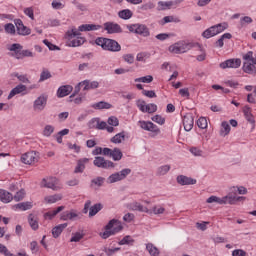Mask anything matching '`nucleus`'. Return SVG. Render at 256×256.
I'll return each mask as SVG.
<instances>
[{
    "mask_svg": "<svg viewBox=\"0 0 256 256\" xmlns=\"http://www.w3.org/2000/svg\"><path fill=\"white\" fill-rule=\"evenodd\" d=\"M243 59H244L245 62L255 61V58L253 57V51L247 52V53L243 56Z\"/></svg>",
    "mask_w": 256,
    "mask_h": 256,
    "instance_id": "nucleus-63",
    "label": "nucleus"
},
{
    "mask_svg": "<svg viewBox=\"0 0 256 256\" xmlns=\"http://www.w3.org/2000/svg\"><path fill=\"white\" fill-rule=\"evenodd\" d=\"M4 29L6 33H9L10 35H15V25L12 23H8L4 26Z\"/></svg>",
    "mask_w": 256,
    "mask_h": 256,
    "instance_id": "nucleus-59",
    "label": "nucleus"
},
{
    "mask_svg": "<svg viewBox=\"0 0 256 256\" xmlns=\"http://www.w3.org/2000/svg\"><path fill=\"white\" fill-rule=\"evenodd\" d=\"M21 161L25 165H33V163H37L39 161V157L37 156V152L30 151L26 152L21 156Z\"/></svg>",
    "mask_w": 256,
    "mask_h": 256,
    "instance_id": "nucleus-7",
    "label": "nucleus"
},
{
    "mask_svg": "<svg viewBox=\"0 0 256 256\" xmlns=\"http://www.w3.org/2000/svg\"><path fill=\"white\" fill-rule=\"evenodd\" d=\"M64 209H65V206H59L55 210L45 213L44 217L46 219H53V217L57 216L58 213H61V211H63Z\"/></svg>",
    "mask_w": 256,
    "mask_h": 256,
    "instance_id": "nucleus-31",
    "label": "nucleus"
},
{
    "mask_svg": "<svg viewBox=\"0 0 256 256\" xmlns=\"http://www.w3.org/2000/svg\"><path fill=\"white\" fill-rule=\"evenodd\" d=\"M206 203H218V205H223L225 201H223V198L217 197V196H210L207 200Z\"/></svg>",
    "mask_w": 256,
    "mask_h": 256,
    "instance_id": "nucleus-47",
    "label": "nucleus"
},
{
    "mask_svg": "<svg viewBox=\"0 0 256 256\" xmlns=\"http://www.w3.org/2000/svg\"><path fill=\"white\" fill-rule=\"evenodd\" d=\"M232 193H235V191H238L239 195H247V188H245L244 186H234L231 188Z\"/></svg>",
    "mask_w": 256,
    "mask_h": 256,
    "instance_id": "nucleus-51",
    "label": "nucleus"
},
{
    "mask_svg": "<svg viewBox=\"0 0 256 256\" xmlns=\"http://www.w3.org/2000/svg\"><path fill=\"white\" fill-rule=\"evenodd\" d=\"M63 199V195L61 194H54L51 196H46L44 198V201L49 204L57 203V201H61Z\"/></svg>",
    "mask_w": 256,
    "mask_h": 256,
    "instance_id": "nucleus-30",
    "label": "nucleus"
},
{
    "mask_svg": "<svg viewBox=\"0 0 256 256\" xmlns=\"http://www.w3.org/2000/svg\"><path fill=\"white\" fill-rule=\"evenodd\" d=\"M169 171H171V166L170 165H164V166H160L157 169L156 175H167V173H169Z\"/></svg>",
    "mask_w": 256,
    "mask_h": 256,
    "instance_id": "nucleus-43",
    "label": "nucleus"
},
{
    "mask_svg": "<svg viewBox=\"0 0 256 256\" xmlns=\"http://www.w3.org/2000/svg\"><path fill=\"white\" fill-rule=\"evenodd\" d=\"M101 209H103V204L101 203L94 204L93 206L90 207L89 217H95V215H97V213H99Z\"/></svg>",
    "mask_w": 256,
    "mask_h": 256,
    "instance_id": "nucleus-34",
    "label": "nucleus"
},
{
    "mask_svg": "<svg viewBox=\"0 0 256 256\" xmlns=\"http://www.w3.org/2000/svg\"><path fill=\"white\" fill-rule=\"evenodd\" d=\"M15 25L18 35H31V29L27 28V26L23 24V21L21 19H16Z\"/></svg>",
    "mask_w": 256,
    "mask_h": 256,
    "instance_id": "nucleus-12",
    "label": "nucleus"
},
{
    "mask_svg": "<svg viewBox=\"0 0 256 256\" xmlns=\"http://www.w3.org/2000/svg\"><path fill=\"white\" fill-rule=\"evenodd\" d=\"M196 47H198L199 51L202 52V54L198 55L197 56V61H205L206 57H207V54L205 53V51L203 50V46H201V44L199 43H196L195 44Z\"/></svg>",
    "mask_w": 256,
    "mask_h": 256,
    "instance_id": "nucleus-50",
    "label": "nucleus"
},
{
    "mask_svg": "<svg viewBox=\"0 0 256 256\" xmlns=\"http://www.w3.org/2000/svg\"><path fill=\"white\" fill-rule=\"evenodd\" d=\"M169 51H170V53H175L176 55L183 53V52H181V46L179 45V42L171 45L169 47Z\"/></svg>",
    "mask_w": 256,
    "mask_h": 256,
    "instance_id": "nucleus-49",
    "label": "nucleus"
},
{
    "mask_svg": "<svg viewBox=\"0 0 256 256\" xmlns=\"http://www.w3.org/2000/svg\"><path fill=\"white\" fill-rule=\"evenodd\" d=\"M55 132V127L52 125H46L43 130L44 137H51L53 133Z\"/></svg>",
    "mask_w": 256,
    "mask_h": 256,
    "instance_id": "nucleus-46",
    "label": "nucleus"
},
{
    "mask_svg": "<svg viewBox=\"0 0 256 256\" xmlns=\"http://www.w3.org/2000/svg\"><path fill=\"white\" fill-rule=\"evenodd\" d=\"M136 34L141 35L142 37H149V28H147L144 24H136Z\"/></svg>",
    "mask_w": 256,
    "mask_h": 256,
    "instance_id": "nucleus-25",
    "label": "nucleus"
},
{
    "mask_svg": "<svg viewBox=\"0 0 256 256\" xmlns=\"http://www.w3.org/2000/svg\"><path fill=\"white\" fill-rule=\"evenodd\" d=\"M28 223L31 229H33V231H37V229H39V221H37V218H35V215L29 214Z\"/></svg>",
    "mask_w": 256,
    "mask_h": 256,
    "instance_id": "nucleus-29",
    "label": "nucleus"
},
{
    "mask_svg": "<svg viewBox=\"0 0 256 256\" xmlns=\"http://www.w3.org/2000/svg\"><path fill=\"white\" fill-rule=\"evenodd\" d=\"M68 224L67 223H63V224H59L58 226H55L52 229V235L54 237V239H57L61 233H63V231H65V229H67Z\"/></svg>",
    "mask_w": 256,
    "mask_h": 256,
    "instance_id": "nucleus-24",
    "label": "nucleus"
},
{
    "mask_svg": "<svg viewBox=\"0 0 256 256\" xmlns=\"http://www.w3.org/2000/svg\"><path fill=\"white\" fill-rule=\"evenodd\" d=\"M22 50L23 46L19 43H14L9 48V51H12V57H15V59H21Z\"/></svg>",
    "mask_w": 256,
    "mask_h": 256,
    "instance_id": "nucleus-15",
    "label": "nucleus"
},
{
    "mask_svg": "<svg viewBox=\"0 0 256 256\" xmlns=\"http://www.w3.org/2000/svg\"><path fill=\"white\" fill-rule=\"evenodd\" d=\"M24 91H27V86H25L23 84H19L10 91V93L8 95V99H13V97H15V95H19L20 93H24Z\"/></svg>",
    "mask_w": 256,
    "mask_h": 256,
    "instance_id": "nucleus-19",
    "label": "nucleus"
},
{
    "mask_svg": "<svg viewBox=\"0 0 256 256\" xmlns=\"http://www.w3.org/2000/svg\"><path fill=\"white\" fill-rule=\"evenodd\" d=\"M255 65H256V60L251 62H244L242 69L244 73H247L248 75H255L256 73Z\"/></svg>",
    "mask_w": 256,
    "mask_h": 256,
    "instance_id": "nucleus-14",
    "label": "nucleus"
},
{
    "mask_svg": "<svg viewBox=\"0 0 256 256\" xmlns=\"http://www.w3.org/2000/svg\"><path fill=\"white\" fill-rule=\"evenodd\" d=\"M146 249L151 256H159V249H157L153 243H148Z\"/></svg>",
    "mask_w": 256,
    "mask_h": 256,
    "instance_id": "nucleus-39",
    "label": "nucleus"
},
{
    "mask_svg": "<svg viewBox=\"0 0 256 256\" xmlns=\"http://www.w3.org/2000/svg\"><path fill=\"white\" fill-rule=\"evenodd\" d=\"M25 198V190L21 189L20 191H18L16 193V195L14 196V200L16 201H21Z\"/></svg>",
    "mask_w": 256,
    "mask_h": 256,
    "instance_id": "nucleus-62",
    "label": "nucleus"
},
{
    "mask_svg": "<svg viewBox=\"0 0 256 256\" xmlns=\"http://www.w3.org/2000/svg\"><path fill=\"white\" fill-rule=\"evenodd\" d=\"M47 107V96L40 95L33 104L34 111L41 112Z\"/></svg>",
    "mask_w": 256,
    "mask_h": 256,
    "instance_id": "nucleus-10",
    "label": "nucleus"
},
{
    "mask_svg": "<svg viewBox=\"0 0 256 256\" xmlns=\"http://www.w3.org/2000/svg\"><path fill=\"white\" fill-rule=\"evenodd\" d=\"M110 157H112L113 161H121L123 159V152L119 148H114Z\"/></svg>",
    "mask_w": 256,
    "mask_h": 256,
    "instance_id": "nucleus-37",
    "label": "nucleus"
},
{
    "mask_svg": "<svg viewBox=\"0 0 256 256\" xmlns=\"http://www.w3.org/2000/svg\"><path fill=\"white\" fill-rule=\"evenodd\" d=\"M118 229L115 230H106L103 233H100V237H102V239H109V237H111V235H115V233H117Z\"/></svg>",
    "mask_w": 256,
    "mask_h": 256,
    "instance_id": "nucleus-54",
    "label": "nucleus"
},
{
    "mask_svg": "<svg viewBox=\"0 0 256 256\" xmlns=\"http://www.w3.org/2000/svg\"><path fill=\"white\" fill-rule=\"evenodd\" d=\"M123 141H125V132H120L111 138V143H115L116 145L123 143Z\"/></svg>",
    "mask_w": 256,
    "mask_h": 256,
    "instance_id": "nucleus-38",
    "label": "nucleus"
},
{
    "mask_svg": "<svg viewBox=\"0 0 256 256\" xmlns=\"http://www.w3.org/2000/svg\"><path fill=\"white\" fill-rule=\"evenodd\" d=\"M122 58L128 65L135 63V56H133V54H124Z\"/></svg>",
    "mask_w": 256,
    "mask_h": 256,
    "instance_id": "nucleus-55",
    "label": "nucleus"
},
{
    "mask_svg": "<svg viewBox=\"0 0 256 256\" xmlns=\"http://www.w3.org/2000/svg\"><path fill=\"white\" fill-rule=\"evenodd\" d=\"M79 85H84V91H89V89H97V87H99V82L84 80L83 82L79 83Z\"/></svg>",
    "mask_w": 256,
    "mask_h": 256,
    "instance_id": "nucleus-26",
    "label": "nucleus"
},
{
    "mask_svg": "<svg viewBox=\"0 0 256 256\" xmlns=\"http://www.w3.org/2000/svg\"><path fill=\"white\" fill-rule=\"evenodd\" d=\"M120 19H131L133 17V12H131V10L129 9H125V10H121L119 13H118Z\"/></svg>",
    "mask_w": 256,
    "mask_h": 256,
    "instance_id": "nucleus-41",
    "label": "nucleus"
},
{
    "mask_svg": "<svg viewBox=\"0 0 256 256\" xmlns=\"http://www.w3.org/2000/svg\"><path fill=\"white\" fill-rule=\"evenodd\" d=\"M66 37L68 39H72L70 41V47H80V45H83V43H85V38L81 37V32L77 30V28L68 30L66 32Z\"/></svg>",
    "mask_w": 256,
    "mask_h": 256,
    "instance_id": "nucleus-2",
    "label": "nucleus"
},
{
    "mask_svg": "<svg viewBox=\"0 0 256 256\" xmlns=\"http://www.w3.org/2000/svg\"><path fill=\"white\" fill-rule=\"evenodd\" d=\"M31 207H33L31 202H22V203L16 204V209H20V211H29Z\"/></svg>",
    "mask_w": 256,
    "mask_h": 256,
    "instance_id": "nucleus-42",
    "label": "nucleus"
},
{
    "mask_svg": "<svg viewBox=\"0 0 256 256\" xmlns=\"http://www.w3.org/2000/svg\"><path fill=\"white\" fill-rule=\"evenodd\" d=\"M194 119L191 114H187L183 118V126L186 131H191L193 129Z\"/></svg>",
    "mask_w": 256,
    "mask_h": 256,
    "instance_id": "nucleus-18",
    "label": "nucleus"
},
{
    "mask_svg": "<svg viewBox=\"0 0 256 256\" xmlns=\"http://www.w3.org/2000/svg\"><path fill=\"white\" fill-rule=\"evenodd\" d=\"M101 28L102 26L97 24H83L79 26L78 31H99Z\"/></svg>",
    "mask_w": 256,
    "mask_h": 256,
    "instance_id": "nucleus-23",
    "label": "nucleus"
},
{
    "mask_svg": "<svg viewBox=\"0 0 256 256\" xmlns=\"http://www.w3.org/2000/svg\"><path fill=\"white\" fill-rule=\"evenodd\" d=\"M178 44L180 45V51L182 53H187V51H190V49H193V47H196L195 44H191V43H187L185 41H180L178 42Z\"/></svg>",
    "mask_w": 256,
    "mask_h": 256,
    "instance_id": "nucleus-36",
    "label": "nucleus"
},
{
    "mask_svg": "<svg viewBox=\"0 0 256 256\" xmlns=\"http://www.w3.org/2000/svg\"><path fill=\"white\" fill-rule=\"evenodd\" d=\"M95 43L104 51H111L112 53H117L121 51V45L119 44V42H117V40L105 37H98L96 38Z\"/></svg>",
    "mask_w": 256,
    "mask_h": 256,
    "instance_id": "nucleus-1",
    "label": "nucleus"
},
{
    "mask_svg": "<svg viewBox=\"0 0 256 256\" xmlns=\"http://www.w3.org/2000/svg\"><path fill=\"white\" fill-rule=\"evenodd\" d=\"M127 175H131V169L126 168L121 170L120 172H116L110 175L107 179L108 183H117L118 181H123V179H127Z\"/></svg>",
    "mask_w": 256,
    "mask_h": 256,
    "instance_id": "nucleus-4",
    "label": "nucleus"
},
{
    "mask_svg": "<svg viewBox=\"0 0 256 256\" xmlns=\"http://www.w3.org/2000/svg\"><path fill=\"white\" fill-rule=\"evenodd\" d=\"M136 105L138 107V109L142 112V113H146V107H147V103L145 102V100H137L136 101Z\"/></svg>",
    "mask_w": 256,
    "mask_h": 256,
    "instance_id": "nucleus-53",
    "label": "nucleus"
},
{
    "mask_svg": "<svg viewBox=\"0 0 256 256\" xmlns=\"http://www.w3.org/2000/svg\"><path fill=\"white\" fill-rule=\"evenodd\" d=\"M243 113H244L245 119L248 121V123H251L252 129H255V118L253 117V114L251 113V107L246 105L243 108Z\"/></svg>",
    "mask_w": 256,
    "mask_h": 256,
    "instance_id": "nucleus-17",
    "label": "nucleus"
},
{
    "mask_svg": "<svg viewBox=\"0 0 256 256\" xmlns=\"http://www.w3.org/2000/svg\"><path fill=\"white\" fill-rule=\"evenodd\" d=\"M139 123L141 129H144V131H150V133H152L151 137H157V135L161 133L159 127H157V125L151 121H140Z\"/></svg>",
    "mask_w": 256,
    "mask_h": 256,
    "instance_id": "nucleus-6",
    "label": "nucleus"
},
{
    "mask_svg": "<svg viewBox=\"0 0 256 256\" xmlns=\"http://www.w3.org/2000/svg\"><path fill=\"white\" fill-rule=\"evenodd\" d=\"M135 83H153V77L151 75L136 78Z\"/></svg>",
    "mask_w": 256,
    "mask_h": 256,
    "instance_id": "nucleus-45",
    "label": "nucleus"
},
{
    "mask_svg": "<svg viewBox=\"0 0 256 256\" xmlns=\"http://www.w3.org/2000/svg\"><path fill=\"white\" fill-rule=\"evenodd\" d=\"M197 126L199 129H207V118L200 117L197 121Z\"/></svg>",
    "mask_w": 256,
    "mask_h": 256,
    "instance_id": "nucleus-57",
    "label": "nucleus"
},
{
    "mask_svg": "<svg viewBox=\"0 0 256 256\" xmlns=\"http://www.w3.org/2000/svg\"><path fill=\"white\" fill-rule=\"evenodd\" d=\"M103 183H105V178L98 176L91 180V187H93V185H96V187H103Z\"/></svg>",
    "mask_w": 256,
    "mask_h": 256,
    "instance_id": "nucleus-44",
    "label": "nucleus"
},
{
    "mask_svg": "<svg viewBox=\"0 0 256 256\" xmlns=\"http://www.w3.org/2000/svg\"><path fill=\"white\" fill-rule=\"evenodd\" d=\"M89 161V158L79 159L77 162V166L74 170V173H83L85 171V164Z\"/></svg>",
    "mask_w": 256,
    "mask_h": 256,
    "instance_id": "nucleus-27",
    "label": "nucleus"
},
{
    "mask_svg": "<svg viewBox=\"0 0 256 256\" xmlns=\"http://www.w3.org/2000/svg\"><path fill=\"white\" fill-rule=\"evenodd\" d=\"M232 256H247V252L243 249H236L232 252Z\"/></svg>",
    "mask_w": 256,
    "mask_h": 256,
    "instance_id": "nucleus-64",
    "label": "nucleus"
},
{
    "mask_svg": "<svg viewBox=\"0 0 256 256\" xmlns=\"http://www.w3.org/2000/svg\"><path fill=\"white\" fill-rule=\"evenodd\" d=\"M130 243H135V240L127 235L119 242V245H130Z\"/></svg>",
    "mask_w": 256,
    "mask_h": 256,
    "instance_id": "nucleus-58",
    "label": "nucleus"
},
{
    "mask_svg": "<svg viewBox=\"0 0 256 256\" xmlns=\"http://www.w3.org/2000/svg\"><path fill=\"white\" fill-rule=\"evenodd\" d=\"M131 209H132V211H140V213H147L149 211V209H147V207H144L139 202H133L131 204Z\"/></svg>",
    "mask_w": 256,
    "mask_h": 256,
    "instance_id": "nucleus-35",
    "label": "nucleus"
},
{
    "mask_svg": "<svg viewBox=\"0 0 256 256\" xmlns=\"http://www.w3.org/2000/svg\"><path fill=\"white\" fill-rule=\"evenodd\" d=\"M104 31H107L108 35L123 33V29L121 28V26L115 22H105Z\"/></svg>",
    "mask_w": 256,
    "mask_h": 256,
    "instance_id": "nucleus-8",
    "label": "nucleus"
},
{
    "mask_svg": "<svg viewBox=\"0 0 256 256\" xmlns=\"http://www.w3.org/2000/svg\"><path fill=\"white\" fill-rule=\"evenodd\" d=\"M93 109H111V104L105 101H100L92 105Z\"/></svg>",
    "mask_w": 256,
    "mask_h": 256,
    "instance_id": "nucleus-40",
    "label": "nucleus"
},
{
    "mask_svg": "<svg viewBox=\"0 0 256 256\" xmlns=\"http://www.w3.org/2000/svg\"><path fill=\"white\" fill-rule=\"evenodd\" d=\"M83 237H85V234L81 233V232H76L73 234V236L70 239V243H79V241L81 239H83Z\"/></svg>",
    "mask_w": 256,
    "mask_h": 256,
    "instance_id": "nucleus-48",
    "label": "nucleus"
},
{
    "mask_svg": "<svg viewBox=\"0 0 256 256\" xmlns=\"http://www.w3.org/2000/svg\"><path fill=\"white\" fill-rule=\"evenodd\" d=\"M108 125H111L112 127H118L119 119L115 116L109 117L108 118Z\"/></svg>",
    "mask_w": 256,
    "mask_h": 256,
    "instance_id": "nucleus-60",
    "label": "nucleus"
},
{
    "mask_svg": "<svg viewBox=\"0 0 256 256\" xmlns=\"http://www.w3.org/2000/svg\"><path fill=\"white\" fill-rule=\"evenodd\" d=\"M227 29V24H217L214 26H211L210 28L206 29L202 33V37L205 39H211V37H215V35H219V33H223Z\"/></svg>",
    "mask_w": 256,
    "mask_h": 256,
    "instance_id": "nucleus-3",
    "label": "nucleus"
},
{
    "mask_svg": "<svg viewBox=\"0 0 256 256\" xmlns=\"http://www.w3.org/2000/svg\"><path fill=\"white\" fill-rule=\"evenodd\" d=\"M93 164L95 167H98L99 169H113L115 168V163H113L110 160H106L104 157L96 156L94 158Z\"/></svg>",
    "mask_w": 256,
    "mask_h": 256,
    "instance_id": "nucleus-5",
    "label": "nucleus"
},
{
    "mask_svg": "<svg viewBox=\"0 0 256 256\" xmlns=\"http://www.w3.org/2000/svg\"><path fill=\"white\" fill-rule=\"evenodd\" d=\"M0 201H2V203H11V201H13V194L4 189H0Z\"/></svg>",
    "mask_w": 256,
    "mask_h": 256,
    "instance_id": "nucleus-22",
    "label": "nucleus"
},
{
    "mask_svg": "<svg viewBox=\"0 0 256 256\" xmlns=\"http://www.w3.org/2000/svg\"><path fill=\"white\" fill-rule=\"evenodd\" d=\"M177 183H179V185H195V183H197V180L180 175L177 177Z\"/></svg>",
    "mask_w": 256,
    "mask_h": 256,
    "instance_id": "nucleus-21",
    "label": "nucleus"
},
{
    "mask_svg": "<svg viewBox=\"0 0 256 256\" xmlns=\"http://www.w3.org/2000/svg\"><path fill=\"white\" fill-rule=\"evenodd\" d=\"M43 187H46L47 189H52L53 191H59L61 189L59 186H57V178H49L42 180Z\"/></svg>",
    "mask_w": 256,
    "mask_h": 256,
    "instance_id": "nucleus-13",
    "label": "nucleus"
},
{
    "mask_svg": "<svg viewBox=\"0 0 256 256\" xmlns=\"http://www.w3.org/2000/svg\"><path fill=\"white\" fill-rule=\"evenodd\" d=\"M47 79H51V72H49V70H44L40 74L39 82L47 81Z\"/></svg>",
    "mask_w": 256,
    "mask_h": 256,
    "instance_id": "nucleus-56",
    "label": "nucleus"
},
{
    "mask_svg": "<svg viewBox=\"0 0 256 256\" xmlns=\"http://www.w3.org/2000/svg\"><path fill=\"white\" fill-rule=\"evenodd\" d=\"M173 5V1H160L158 2V11H167V9H171Z\"/></svg>",
    "mask_w": 256,
    "mask_h": 256,
    "instance_id": "nucleus-32",
    "label": "nucleus"
},
{
    "mask_svg": "<svg viewBox=\"0 0 256 256\" xmlns=\"http://www.w3.org/2000/svg\"><path fill=\"white\" fill-rule=\"evenodd\" d=\"M157 112V105L150 103L146 105V113H155Z\"/></svg>",
    "mask_w": 256,
    "mask_h": 256,
    "instance_id": "nucleus-61",
    "label": "nucleus"
},
{
    "mask_svg": "<svg viewBox=\"0 0 256 256\" xmlns=\"http://www.w3.org/2000/svg\"><path fill=\"white\" fill-rule=\"evenodd\" d=\"M106 231H115V229L117 230V233H119L120 231H123V224L121 223V221L117 220V219H112L108 222V224L105 226Z\"/></svg>",
    "mask_w": 256,
    "mask_h": 256,
    "instance_id": "nucleus-11",
    "label": "nucleus"
},
{
    "mask_svg": "<svg viewBox=\"0 0 256 256\" xmlns=\"http://www.w3.org/2000/svg\"><path fill=\"white\" fill-rule=\"evenodd\" d=\"M77 217H79V215L75 213V210L64 211L60 215V220L61 221H73V220L77 219Z\"/></svg>",
    "mask_w": 256,
    "mask_h": 256,
    "instance_id": "nucleus-16",
    "label": "nucleus"
},
{
    "mask_svg": "<svg viewBox=\"0 0 256 256\" xmlns=\"http://www.w3.org/2000/svg\"><path fill=\"white\" fill-rule=\"evenodd\" d=\"M43 43L44 45H47L50 51H61V48H59V46L54 45L53 43L49 42V40L47 39L43 40Z\"/></svg>",
    "mask_w": 256,
    "mask_h": 256,
    "instance_id": "nucleus-52",
    "label": "nucleus"
},
{
    "mask_svg": "<svg viewBox=\"0 0 256 256\" xmlns=\"http://www.w3.org/2000/svg\"><path fill=\"white\" fill-rule=\"evenodd\" d=\"M223 205H235L237 203V196H234L233 193H229L228 195L222 197Z\"/></svg>",
    "mask_w": 256,
    "mask_h": 256,
    "instance_id": "nucleus-28",
    "label": "nucleus"
},
{
    "mask_svg": "<svg viewBox=\"0 0 256 256\" xmlns=\"http://www.w3.org/2000/svg\"><path fill=\"white\" fill-rule=\"evenodd\" d=\"M221 130H220V135L222 137H225L227 135H229V133H231V126L229 125V123L227 121H224L221 123Z\"/></svg>",
    "mask_w": 256,
    "mask_h": 256,
    "instance_id": "nucleus-33",
    "label": "nucleus"
},
{
    "mask_svg": "<svg viewBox=\"0 0 256 256\" xmlns=\"http://www.w3.org/2000/svg\"><path fill=\"white\" fill-rule=\"evenodd\" d=\"M73 91V86L71 85H64L58 88L57 96L58 97H67Z\"/></svg>",
    "mask_w": 256,
    "mask_h": 256,
    "instance_id": "nucleus-20",
    "label": "nucleus"
},
{
    "mask_svg": "<svg viewBox=\"0 0 256 256\" xmlns=\"http://www.w3.org/2000/svg\"><path fill=\"white\" fill-rule=\"evenodd\" d=\"M239 67H241V59L239 58L228 59L220 63L221 69H239Z\"/></svg>",
    "mask_w": 256,
    "mask_h": 256,
    "instance_id": "nucleus-9",
    "label": "nucleus"
}]
</instances>
